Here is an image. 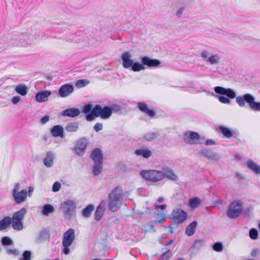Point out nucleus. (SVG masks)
Wrapping results in <instances>:
<instances>
[{"mask_svg": "<svg viewBox=\"0 0 260 260\" xmlns=\"http://www.w3.org/2000/svg\"><path fill=\"white\" fill-rule=\"evenodd\" d=\"M213 89L216 93L221 95L217 96L219 101L221 103L230 104L231 103L230 99L236 98V102L240 107H244L247 103L252 111H260V102H256L255 97L251 94L245 93L243 95L236 96L235 90L230 88L217 86L214 87Z\"/></svg>", "mask_w": 260, "mask_h": 260, "instance_id": "obj_1", "label": "nucleus"}, {"mask_svg": "<svg viewBox=\"0 0 260 260\" xmlns=\"http://www.w3.org/2000/svg\"><path fill=\"white\" fill-rule=\"evenodd\" d=\"M122 66L125 69L131 68L134 72H140L144 70L146 68H157L160 64V61L156 59H152L148 56H143L141 58L142 63L139 62H134L131 58V53L128 51L123 53L121 55Z\"/></svg>", "mask_w": 260, "mask_h": 260, "instance_id": "obj_2", "label": "nucleus"}, {"mask_svg": "<svg viewBox=\"0 0 260 260\" xmlns=\"http://www.w3.org/2000/svg\"><path fill=\"white\" fill-rule=\"evenodd\" d=\"M82 112L85 114L87 121H92L96 117L103 119H108L111 116V110L109 106L102 107L100 105H95L92 107L91 103L85 104L82 108Z\"/></svg>", "mask_w": 260, "mask_h": 260, "instance_id": "obj_3", "label": "nucleus"}, {"mask_svg": "<svg viewBox=\"0 0 260 260\" xmlns=\"http://www.w3.org/2000/svg\"><path fill=\"white\" fill-rule=\"evenodd\" d=\"M108 206L112 212L117 211L121 207L123 201V193L121 187L117 186L109 194Z\"/></svg>", "mask_w": 260, "mask_h": 260, "instance_id": "obj_4", "label": "nucleus"}, {"mask_svg": "<svg viewBox=\"0 0 260 260\" xmlns=\"http://www.w3.org/2000/svg\"><path fill=\"white\" fill-rule=\"evenodd\" d=\"M48 31L34 32L31 34H23L18 36L19 43L22 46L26 47L36 43L37 40H44Z\"/></svg>", "mask_w": 260, "mask_h": 260, "instance_id": "obj_5", "label": "nucleus"}, {"mask_svg": "<svg viewBox=\"0 0 260 260\" xmlns=\"http://www.w3.org/2000/svg\"><path fill=\"white\" fill-rule=\"evenodd\" d=\"M76 208L75 202L71 200H68L62 202L60 207L64 218L68 220H71L75 216Z\"/></svg>", "mask_w": 260, "mask_h": 260, "instance_id": "obj_6", "label": "nucleus"}, {"mask_svg": "<svg viewBox=\"0 0 260 260\" xmlns=\"http://www.w3.org/2000/svg\"><path fill=\"white\" fill-rule=\"evenodd\" d=\"M75 238L74 230L70 229L67 230L63 234L62 239V252L65 255H68L70 252V246L72 244Z\"/></svg>", "mask_w": 260, "mask_h": 260, "instance_id": "obj_7", "label": "nucleus"}, {"mask_svg": "<svg viewBox=\"0 0 260 260\" xmlns=\"http://www.w3.org/2000/svg\"><path fill=\"white\" fill-rule=\"evenodd\" d=\"M140 174L145 179L152 182H157L164 179V176L161 171L143 170L141 172Z\"/></svg>", "mask_w": 260, "mask_h": 260, "instance_id": "obj_8", "label": "nucleus"}, {"mask_svg": "<svg viewBox=\"0 0 260 260\" xmlns=\"http://www.w3.org/2000/svg\"><path fill=\"white\" fill-rule=\"evenodd\" d=\"M243 203L239 200H235L229 205L227 215L231 219L238 217L242 212Z\"/></svg>", "mask_w": 260, "mask_h": 260, "instance_id": "obj_9", "label": "nucleus"}, {"mask_svg": "<svg viewBox=\"0 0 260 260\" xmlns=\"http://www.w3.org/2000/svg\"><path fill=\"white\" fill-rule=\"evenodd\" d=\"M201 57L210 65H217L220 62L221 56L219 54H211L207 50H203L201 53Z\"/></svg>", "mask_w": 260, "mask_h": 260, "instance_id": "obj_10", "label": "nucleus"}, {"mask_svg": "<svg viewBox=\"0 0 260 260\" xmlns=\"http://www.w3.org/2000/svg\"><path fill=\"white\" fill-rule=\"evenodd\" d=\"M217 129L225 138H234L236 139L240 136L239 131L235 128L231 129L224 125H219L218 126Z\"/></svg>", "mask_w": 260, "mask_h": 260, "instance_id": "obj_11", "label": "nucleus"}, {"mask_svg": "<svg viewBox=\"0 0 260 260\" xmlns=\"http://www.w3.org/2000/svg\"><path fill=\"white\" fill-rule=\"evenodd\" d=\"M172 217L173 221L177 224L182 223L187 217V213L181 209H176L173 211Z\"/></svg>", "mask_w": 260, "mask_h": 260, "instance_id": "obj_12", "label": "nucleus"}, {"mask_svg": "<svg viewBox=\"0 0 260 260\" xmlns=\"http://www.w3.org/2000/svg\"><path fill=\"white\" fill-rule=\"evenodd\" d=\"M16 219V212L13 214L12 218L6 216L2 220H0V231L7 229L11 224H12L13 228L16 229V222L14 221V220Z\"/></svg>", "mask_w": 260, "mask_h": 260, "instance_id": "obj_13", "label": "nucleus"}, {"mask_svg": "<svg viewBox=\"0 0 260 260\" xmlns=\"http://www.w3.org/2000/svg\"><path fill=\"white\" fill-rule=\"evenodd\" d=\"M88 146V141L86 138H81L76 143L75 148V152L76 154L81 156L85 153Z\"/></svg>", "mask_w": 260, "mask_h": 260, "instance_id": "obj_14", "label": "nucleus"}, {"mask_svg": "<svg viewBox=\"0 0 260 260\" xmlns=\"http://www.w3.org/2000/svg\"><path fill=\"white\" fill-rule=\"evenodd\" d=\"M200 139V135L197 132H191L190 133H185L184 135V142L188 144H197L201 143L198 141Z\"/></svg>", "mask_w": 260, "mask_h": 260, "instance_id": "obj_15", "label": "nucleus"}, {"mask_svg": "<svg viewBox=\"0 0 260 260\" xmlns=\"http://www.w3.org/2000/svg\"><path fill=\"white\" fill-rule=\"evenodd\" d=\"M72 84L67 83L61 85L58 90V95L61 98H66L71 94L74 91Z\"/></svg>", "mask_w": 260, "mask_h": 260, "instance_id": "obj_16", "label": "nucleus"}, {"mask_svg": "<svg viewBox=\"0 0 260 260\" xmlns=\"http://www.w3.org/2000/svg\"><path fill=\"white\" fill-rule=\"evenodd\" d=\"M34 190V187L29 186L28 191L26 189H22L20 191H17V204L24 202L26 199L27 195L30 197Z\"/></svg>", "mask_w": 260, "mask_h": 260, "instance_id": "obj_17", "label": "nucleus"}, {"mask_svg": "<svg viewBox=\"0 0 260 260\" xmlns=\"http://www.w3.org/2000/svg\"><path fill=\"white\" fill-rule=\"evenodd\" d=\"M137 107L140 111L145 113L151 117H153L155 116V113L154 110L149 109L146 103L144 102H139L137 104Z\"/></svg>", "mask_w": 260, "mask_h": 260, "instance_id": "obj_18", "label": "nucleus"}, {"mask_svg": "<svg viewBox=\"0 0 260 260\" xmlns=\"http://www.w3.org/2000/svg\"><path fill=\"white\" fill-rule=\"evenodd\" d=\"M51 94L49 90H42L38 92L35 95V100L40 103L45 102L48 101V97Z\"/></svg>", "mask_w": 260, "mask_h": 260, "instance_id": "obj_19", "label": "nucleus"}, {"mask_svg": "<svg viewBox=\"0 0 260 260\" xmlns=\"http://www.w3.org/2000/svg\"><path fill=\"white\" fill-rule=\"evenodd\" d=\"M90 157L94 162H103V155L102 150L98 148H94L91 152Z\"/></svg>", "mask_w": 260, "mask_h": 260, "instance_id": "obj_20", "label": "nucleus"}, {"mask_svg": "<svg viewBox=\"0 0 260 260\" xmlns=\"http://www.w3.org/2000/svg\"><path fill=\"white\" fill-rule=\"evenodd\" d=\"M80 114V111L77 108H68L61 112L62 116L71 118L77 117Z\"/></svg>", "mask_w": 260, "mask_h": 260, "instance_id": "obj_21", "label": "nucleus"}, {"mask_svg": "<svg viewBox=\"0 0 260 260\" xmlns=\"http://www.w3.org/2000/svg\"><path fill=\"white\" fill-rule=\"evenodd\" d=\"M162 173L165 178L173 180L176 181L178 180V176L176 175L174 171L168 167H165L162 168Z\"/></svg>", "mask_w": 260, "mask_h": 260, "instance_id": "obj_22", "label": "nucleus"}, {"mask_svg": "<svg viewBox=\"0 0 260 260\" xmlns=\"http://www.w3.org/2000/svg\"><path fill=\"white\" fill-rule=\"evenodd\" d=\"M200 153L203 156L208 158V159L214 160H218L219 159V156L218 154L207 148L203 149L201 151Z\"/></svg>", "mask_w": 260, "mask_h": 260, "instance_id": "obj_23", "label": "nucleus"}, {"mask_svg": "<svg viewBox=\"0 0 260 260\" xmlns=\"http://www.w3.org/2000/svg\"><path fill=\"white\" fill-rule=\"evenodd\" d=\"M26 213V210L25 208L17 211V231H21L23 229L24 226L22 221Z\"/></svg>", "mask_w": 260, "mask_h": 260, "instance_id": "obj_24", "label": "nucleus"}, {"mask_svg": "<svg viewBox=\"0 0 260 260\" xmlns=\"http://www.w3.org/2000/svg\"><path fill=\"white\" fill-rule=\"evenodd\" d=\"M51 134L54 137H60L62 138L64 137V130L62 126L56 125L53 126L51 129Z\"/></svg>", "mask_w": 260, "mask_h": 260, "instance_id": "obj_25", "label": "nucleus"}, {"mask_svg": "<svg viewBox=\"0 0 260 260\" xmlns=\"http://www.w3.org/2000/svg\"><path fill=\"white\" fill-rule=\"evenodd\" d=\"M134 153L137 156H141L144 158H148L152 155V152L148 148L143 147L142 148L136 149Z\"/></svg>", "mask_w": 260, "mask_h": 260, "instance_id": "obj_26", "label": "nucleus"}, {"mask_svg": "<svg viewBox=\"0 0 260 260\" xmlns=\"http://www.w3.org/2000/svg\"><path fill=\"white\" fill-rule=\"evenodd\" d=\"M54 155L52 152L48 151L46 153V157L44 158L43 162L44 165L50 168L53 165Z\"/></svg>", "mask_w": 260, "mask_h": 260, "instance_id": "obj_27", "label": "nucleus"}, {"mask_svg": "<svg viewBox=\"0 0 260 260\" xmlns=\"http://www.w3.org/2000/svg\"><path fill=\"white\" fill-rule=\"evenodd\" d=\"M247 167L255 174H260V166L252 160H249L246 163Z\"/></svg>", "mask_w": 260, "mask_h": 260, "instance_id": "obj_28", "label": "nucleus"}, {"mask_svg": "<svg viewBox=\"0 0 260 260\" xmlns=\"http://www.w3.org/2000/svg\"><path fill=\"white\" fill-rule=\"evenodd\" d=\"M197 224V221H193L186 227L185 233L188 236H191L194 234Z\"/></svg>", "mask_w": 260, "mask_h": 260, "instance_id": "obj_29", "label": "nucleus"}, {"mask_svg": "<svg viewBox=\"0 0 260 260\" xmlns=\"http://www.w3.org/2000/svg\"><path fill=\"white\" fill-rule=\"evenodd\" d=\"M94 209V206L92 204H89L85 207L82 211V215L84 217H89L92 212Z\"/></svg>", "mask_w": 260, "mask_h": 260, "instance_id": "obj_30", "label": "nucleus"}, {"mask_svg": "<svg viewBox=\"0 0 260 260\" xmlns=\"http://www.w3.org/2000/svg\"><path fill=\"white\" fill-rule=\"evenodd\" d=\"M54 208L53 206L50 204L44 205L42 209L41 213L44 216H48L49 214L54 212Z\"/></svg>", "mask_w": 260, "mask_h": 260, "instance_id": "obj_31", "label": "nucleus"}, {"mask_svg": "<svg viewBox=\"0 0 260 260\" xmlns=\"http://www.w3.org/2000/svg\"><path fill=\"white\" fill-rule=\"evenodd\" d=\"M202 203L201 200L198 197H193L189 201V207L193 209L197 208Z\"/></svg>", "mask_w": 260, "mask_h": 260, "instance_id": "obj_32", "label": "nucleus"}, {"mask_svg": "<svg viewBox=\"0 0 260 260\" xmlns=\"http://www.w3.org/2000/svg\"><path fill=\"white\" fill-rule=\"evenodd\" d=\"M158 136L159 134L158 133L151 132L145 134L143 137V138L146 141H152L156 139Z\"/></svg>", "mask_w": 260, "mask_h": 260, "instance_id": "obj_33", "label": "nucleus"}, {"mask_svg": "<svg viewBox=\"0 0 260 260\" xmlns=\"http://www.w3.org/2000/svg\"><path fill=\"white\" fill-rule=\"evenodd\" d=\"M28 87L23 83L17 85V94L25 96L28 92Z\"/></svg>", "mask_w": 260, "mask_h": 260, "instance_id": "obj_34", "label": "nucleus"}, {"mask_svg": "<svg viewBox=\"0 0 260 260\" xmlns=\"http://www.w3.org/2000/svg\"><path fill=\"white\" fill-rule=\"evenodd\" d=\"M79 127V124L77 122H73L69 123L65 127V130L68 132H76Z\"/></svg>", "mask_w": 260, "mask_h": 260, "instance_id": "obj_35", "label": "nucleus"}, {"mask_svg": "<svg viewBox=\"0 0 260 260\" xmlns=\"http://www.w3.org/2000/svg\"><path fill=\"white\" fill-rule=\"evenodd\" d=\"M103 162H94L92 172L94 176H98L102 172Z\"/></svg>", "mask_w": 260, "mask_h": 260, "instance_id": "obj_36", "label": "nucleus"}, {"mask_svg": "<svg viewBox=\"0 0 260 260\" xmlns=\"http://www.w3.org/2000/svg\"><path fill=\"white\" fill-rule=\"evenodd\" d=\"M205 243V240L204 239H199L196 240L192 246V247L198 249L200 250L204 246Z\"/></svg>", "mask_w": 260, "mask_h": 260, "instance_id": "obj_37", "label": "nucleus"}, {"mask_svg": "<svg viewBox=\"0 0 260 260\" xmlns=\"http://www.w3.org/2000/svg\"><path fill=\"white\" fill-rule=\"evenodd\" d=\"M68 40L69 41H73L76 43H79L81 41L83 40V34L81 32H80L79 35L75 34L74 35V37H73L72 38H68Z\"/></svg>", "mask_w": 260, "mask_h": 260, "instance_id": "obj_38", "label": "nucleus"}, {"mask_svg": "<svg viewBox=\"0 0 260 260\" xmlns=\"http://www.w3.org/2000/svg\"><path fill=\"white\" fill-rule=\"evenodd\" d=\"M105 209H102L97 207L94 214L95 219L97 221L100 220L102 218Z\"/></svg>", "mask_w": 260, "mask_h": 260, "instance_id": "obj_39", "label": "nucleus"}, {"mask_svg": "<svg viewBox=\"0 0 260 260\" xmlns=\"http://www.w3.org/2000/svg\"><path fill=\"white\" fill-rule=\"evenodd\" d=\"M89 83V81L88 80L86 79H80L78 80L76 82V86L78 88H82L86 85H87Z\"/></svg>", "mask_w": 260, "mask_h": 260, "instance_id": "obj_40", "label": "nucleus"}, {"mask_svg": "<svg viewBox=\"0 0 260 260\" xmlns=\"http://www.w3.org/2000/svg\"><path fill=\"white\" fill-rule=\"evenodd\" d=\"M49 234L46 230H42L40 233L39 239L41 241H45L49 239Z\"/></svg>", "mask_w": 260, "mask_h": 260, "instance_id": "obj_41", "label": "nucleus"}, {"mask_svg": "<svg viewBox=\"0 0 260 260\" xmlns=\"http://www.w3.org/2000/svg\"><path fill=\"white\" fill-rule=\"evenodd\" d=\"M212 249L216 252H221L223 249V245L221 242H215L212 245Z\"/></svg>", "mask_w": 260, "mask_h": 260, "instance_id": "obj_42", "label": "nucleus"}, {"mask_svg": "<svg viewBox=\"0 0 260 260\" xmlns=\"http://www.w3.org/2000/svg\"><path fill=\"white\" fill-rule=\"evenodd\" d=\"M172 256V251L170 250H167L166 252L162 253L159 258V260H169Z\"/></svg>", "mask_w": 260, "mask_h": 260, "instance_id": "obj_43", "label": "nucleus"}, {"mask_svg": "<svg viewBox=\"0 0 260 260\" xmlns=\"http://www.w3.org/2000/svg\"><path fill=\"white\" fill-rule=\"evenodd\" d=\"M249 236L252 240H256L258 238V232L256 229L252 228L249 230Z\"/></svg>", "mask_w": 260, "mask_h": 260, "instance_id": "obj_44", "label": "nucleus"}, {"mask_svg": "<svg viewBox=\"0 0 260 260\" xmlns=\"http://www.w3.org/2000/svg\"><path fill=\"white\" fill-rule=\"evenodd\" d=\"M31 252L29 251L25 250L22 254V258L19 260H30L31 259Z\"/></svg>", "mask_w": 260, "mask_h": 260, "instance_id": "obj_45", "label": "nucleus"}, {"mask_svg": "<svg viewBox=\"0 0 260 260\" xmlns=\"http://www.w3.org/2000/svg\"><path fill=\"white\" fill-rule=\"evenodd\" d=\"M2 243L4 245H11L13 244V241L8 237H4L2 239Z\"/></svg>", "mask_w": 260, "mask_h": 260, "instance_id": "obj_46", "label": "nucleus"}, {"mask_svg": "<svg viewBox=\"0 0 260 260\" xmlns=\"http://www.w3.org/2000/svg\"><path fill=\"white\" fill-rule=\"evenodd\" d=\"M109 107H110L111 110V115L113 112H118L121 109L120 106L116 104L111 105L109 106Z\"/></svg>", "mask_w": 260, "mask_h": 260, "instance_id": "obj_47", "label": "nucleus"}, {"mask_svg": "<svg viewBox=\"0 0 260 260\" xmlns=\"http://www.w3.org/2000/svg\"><path fill=\"white\" fill-rule=\"evenodd\" d=\"M61 188V184L59 182H55L53 183L52 190L53 192H57Z\"/></svg>", "mask_w": 260, "mask_h": 260, "instance_id": "obj_48", "label": "nucleus"}, {"mask_svg": "<svg viewBox=\"0 0 260 260\" xmlns=\"http://www.w3.org/2000/svg\"><path fill=\"white\" fill-rule=\"evenodd\" d=\"M49 119L50 118L48 115H45L41 118L40 122L42 124H45L49 121Z\"/></svg>", "mask_w": 260, "mask_h": 260, "instance_id": "obj_49", "label": "nucleus"}, {"mask_svg": "<svg viewBox=\"0 0 260 260\" xmlns=\"http://www.w3.org/2000/svg\"><path fill=\"white\" fill-rule=\"evenodd\" d=\"M93 128L95 132H99L103 128V124L101 123H96L94 125Z\"/></svg>", "mask_w": 260, "mask_h": 260, "instance_id": "obj_50", "label": "nucleus"}, {"mask_svg": "<svg viewBox=\"0 0 260 260\" xmlns=\"http://www.w3.org/2000/svg\"><path fill=\"white\" fill-rule=\"evenodd\" d=\"M107 202L106 200H102L99 205L97 207L100 209H105V207L107 205Z\"/></svg>", "mask_w": 260, "mask_h": 260, "instance_id": "obj_51", "label": "nucleus"}, {"mask_svg": "<svg viewBox=\"0 0 260 260\" xmlns=\"http://www.w3.org/2000/svg\"><path fill=\"white\" fill-rule=\"evenodd\" d=\"M167 205L166 204H162L160 205H155L154 206V208L156 210L160 209V210H164L166 208Z\"/></svg>", "mask_w": 260, "mask_h": 260, "instance_id": "obj_52", "label": "nucleus"}, {"mask_svg": "<svg viewBox=\"0 0 260 260\" xmlns=\"http://www.w3.org/2000/svg\"><path fill=\"white\" fill-rule=\"evenodd\" d=\"M184 7H181L176 12V16L178 17H180L183 14L184 10Z\"/></svg>", "mask_w": 260, "mask_h": 260, "instance_id": "obj_53", "label": "nucleus"}, {"mask_svg": "<svg viewBox=\"0 0 260 260\" xmlns=\"http://www.w3.org/2000/svg\"><path fill=\"white\" fill-rule=\"evenodd\" d=\"M215 141H214L212 140H210V139L207 140L205 142V144L206 145H212L215 144Z\"/></svg>", "mask_w": 260, "mask_h": 260, "instance_id": "obj_54", "label": "nucleus"}, {"mask_svg": "<svg viewBox=\"0 0 260 260\" xmlns=\"http://www.w3.org/2000/svg\"><path fill=\"white\" fill-rule=\"evenodd\" d=\"M13 197L14 200L15 201H16V186H15L13 189Z\"/></svg>", "mask_w": 260, "mask_h": 260, "instance_id": "obj_55", "label": "nucleus"}, {"mask_svg": "<svg viewBox=\"0 0 260 260\" xmlns=\"http://www.w3.org/2000/svg\"><path fill=\"white\" fill-rule=\"evenodd\" d=\"M174 242V240L171 239L170 240L167 244H166L165 246L168 247L169 245H171Z\"/></svg>", "mask_w": 260, "mask_h": 260, "instance_id": "obj_56", "label": "nucleus"}, {"mask_svg": "<svg viewBox=\"0 0 260 260\" xmlns=\"http://www.w3.org/2000/svg\"><path fill=\"white\" fill-rule=\"evenodd\" d=\"M256 253V249H253V250L251 251V256H253V257H254V256H255Z\"/></svg>", "mask_w": 260, "mask_h": 260, "instance_id": "obj_57", "label": "nucleus"}, {"mask_svg": "<svg viewBox=\"0 0 260 260\" xmlns=\"http://www.w3.org/2000/svg\"><path fill=\"white\" fill-rule=\"evenodd\" d=\"M164 201V199L162 197H160L157 199L158 202L161 203V202H162Z\"/></svg>", "mask_w": 260, "mask_h": 260, "instance_id": "obj_58", "label": "nucleus"}, {"mask_svg": "<svg viewBox=\"0 0 260 260\" xmlns=\"http://www.w3.org/2000/svg\"><path fill=\"white\" fill-rule=\"evenodd\" d=\"M12 102L14 104H16V96H14L13 98Z\"/></svg>", "mask_w": 260, "mask_h": 260, "instance_id": "obj_59", "label": "nucleus"}, {"mask_svg": "<svg viewBox=\"0 0 260 260\" xmlns=\"http://www.w3.org/2000/svg\"><path fill=\"white\" fill-rule=\"evenodd\" d=\"M165 220V217H163L160 220H158L159 223H161Z\"/></svg>", "mask_w": 260, "mask_h": 260, "instance_id": "obj_60", "label": "nucleus"}, {"mask_svg": "<svg viewBox=\"0 0 260 260\" xmlns=\"http://www.w3.org/2000/svg\"><path fill=\"white\" fill-rule=\"evenodd\" d=\"M21 98L20 96H17V103L20 102Z\"/></svg>", "mask_w": 260, "mask_h": 260, "instance_id": "obj_61", "label": "nucleus"}, {"mask_svg": "<svg viewBox=\"0 0 260 260\" xmlns=\"http://www.w3.org/2000/svg\"><path fill=\"white\" fill-rule=\"evenodd\" d=\"M175 260H184L183 258L182 257H179V258H177Z\"/></svg>", "mask_w": 260, "mask_h": 260, "instance_id": "obj_62", "label": "nucleus"}, {"mask_svg": "<svg viewBox=\"0 0 260 260\" xmlns=\"http://www.w3.org/2000/svg\"><path fill=\"white\" fill-rule=\"evenodd\" d=\"M258 228L260 230V221H259V222L258 223Z\"/></svg>", "mask_w": 260, "mask_h": 260, "instance_id": "obj_63", "label": "nucleus"}, {"mask_svg": "<svg viewBox=\"0 0 260 260\" xmlns=\"http://www.w3.org/2000/svg\"><path fill=\"white\" fill-rule=\"evenodd\" d=\"M17 189H18L19 188V184L18 183H17Z\"/></svg>", "mask_w": 260, "mask_h": 260, "instance_id": "obj_64", "label": "nucleus"}]
</instances>
